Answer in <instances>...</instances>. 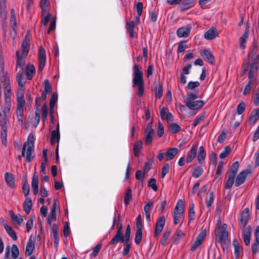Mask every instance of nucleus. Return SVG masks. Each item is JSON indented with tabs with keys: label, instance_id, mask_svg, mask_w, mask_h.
<instances>
[{
	"label": "nucleus",
	"instance_id": "1",
	"mask_svg": "<svg viewBox=\"0 0 259 259\" xmlns=\"http://www.w3.org/2000/svg\"><path fill=\"white\" fill-rule=\"evenodd\" d=\"M30 49V37L29 33L28 32L25 35L24 39L21 45L20 50L16 52V80L18 85H24L26 84V79L25 78V74L21 72L26 64V59L28 55Z\"/></svg>",
	"mask_w": 259,
	"mask_h": 259
},
{
	"label": "nucleus",
	"instance_id": "2",
	"mask_svg": "<svg viewBox=\"0 0 259 259\" xmlns=\"http://www.w3.org/2000/svg\"><path fill=\"white\" fill-rule=\"evenodd\" d=\"M257 51L256 46L254 45L248 54L247 61L243 64V66L246 67V68L245 69V71H246L247 67L250 63L248 77L251 79L254 78L258 68L259 55L257 54Z\"/></svg>",
	"mask_w": 259,
	"mask_h": 259
},
{
	"label": "nucleus",
	"instance_id": "3",
	"mask_svg": "<svg viewBox=\"0 0 259 259\" xmlns=\"http://www.w3.org/2000/svg\"><path fill=\"white\" fill-rule=\"evenodd\" d=\"M11 104L5 103V106H0V125L1 127V138L3 144H7L8 126L7 122L10 115Z\"/></svg>",
	"mask_w": 259,
	"mask_h": 259
},
{
	"label": "nucleus",
	"instance_id": "4",
	"mask_svg": "<svg viewBox=\"0 0 259 259\" xmlns=\"http://www.w3.org/2000/svg\"><path fill=\"white\" fill-rule=\"evenodd\" d=\"M133 87L136 88L138 90L137 95L139 97L143 96L144 91V81L143 73L141 67L135 64L133 66Z\"/></svg>",
	"mask_w": 259,
	"mask_h": 259
},
{
	"label": "nucleus",
	"instance_id": "5",
	"mask_svg": "<svg viewBox=\"0 0 259 259\" xmlns=\"http://www.w3.org/2000/svg\"><path fill=\"white\" fill-rule=\"evenodd\" d=\"M214 234L216 241L221 245H226L228 239L227 226L221 219L219 220L215 226Z\"/></svg>",
	"mask_w": 259,
	"mask_h": 259
},
{
	"label": "nucleus",
	"instance_id": "6",
	"mask_svg": "<svg viewBox=\"0 0 259 259\" xmlns=\"http://www.w3.org/2000/svg\"><path fill=\"white\" fill-rule=\"evenodd\" d=\"M185 210L184 203L182 200H179L174 211V223L175 225L178 224L180 219L182 217Z\"/></svg>",
	"mask_w": 259,
	"mask_h": 259
},
{
	"label": "nucleus",
	"instance_id": "7",
	"mask_svg": "<svg viewBox=\"0 0 259 259\" xmlns=\"http://www.w3.org/2000/svg\"><path fill=\"white\" fill-rule=\"evenodd\" d=\"M206 229L202 227L200 232L197 237H196L195 241L192 245L191 250L194 251L197 247L200 246L204 240L206 236Z\"/></svg>",
	"mask_w": 259,
	"mask_h": 259
},
{
	"label": "nucleus",
	"instance_id": "8",
	"mask_svg": "<svg viewBox=\"0 0 259 259\" xmlns=\"http://www.w3.org/2000/svg\"><path fill=\"white\" fill-rule=\"evenodd\" d=\"M206 229L202 227L200 232L197 237H196L195 241L192 245L191 250L194 251L197 247L200 246L204 240L206 236Z\"/></svg>",
	"mask_w": 259,
	"mask_h": 259
},
{
	"label": "nucleus",
	"instance_id": "9",
	"mask_svg": "<svg viewBox=\"0 0 259 259\" xmlns=\"http://www.w3.org/2000/svg\"><path fill=\"white\" fill-rule=\"evenodd\" d=\"M252 173V171L249 169H245L241 171L237 176L235 185L239 187L244 183L247 177H249Z\"/></svg>",
	"mask_w": 259,
	"mask_h": 259
},
{
	"label": "nucleus",
	"instance_id": "10",
	"mask_svg": "<svg viewBox=\"0 0 259 259\" xmlns=\"http://www.w3.org/2000/svg\"><path fill=\"white\" fill-rule=\"evenodd\" d=\"M165 219L164 216L162 215L158 218L155 225L154 231V237L156 239L158 238L159 235L162 232L165 225Z\"/></svg>",
	"mask_w": 259,
	"mask_h": 259
},
{
	"label": "nucleus",
	"instance_id": "11",
	"mask_svg": "<svg viewBox=\"0 0 259 259\" xmlns=\"http://www.w3.org/2000/svg\"><path fill=\"white\" fill-rule=\"evenodd\" d=\"M25 102H17L16 114L18 120V123L20 126L23 125L24 107L25 105Z\"/></svg>",
	"mask_w": 259,
	"mask_h": 259
},
{
	"label": "nucleus",
	"instance_id": "12",
	"mask_svg": "<svg viewBox=\"0 0 259 259\" xmlns=\"http://www.w3.org/2000/svg\"><path fill=\"white\" fill-rule=\"evenodd\" d=\"M249 219V209L245 208L242 212L239 219V225L241 228H244Z\"/></svg>",
	"mask_w": 259,
	"mask_h": 259
},
{
	"label": "nucleus",
	"instance_id": "13",
	"mask_svg": "<svg viewBox=\"0 0 259 259\" xmlns=\"http://www.w3.org/2000/svg\"><path fill=\"white\" fill-rule=\"evenodd\" d=\"M204 105L203 100H194L191 102H186V106L190 110H197L202 108Z\"/></svg>",
	"mask_w": 259,
	"mask_h": 259
},
{
	"label": "nucleus",
	"instance_id": "14",
	"mask_svg": "<svg viewBox=\"0 0 259 259\" xmlns=\"http://www.w3.org/2000/svg\"><path fill=\"white\" fill-rule=\"evenodd\" d=\"M46 52L44 48L42 47H40L39 48L38 52V70L41 71L44 68L46 62Z\"/></svg>",
	"mask_w": 259,
	"mask_h": 259
},
{
	"label": "nucleus",
	"instance_id": "15",
	"mask_svg": "<svg viewBox=\"0 0 259 259\" xmlns=\"http://www.w3.org/2000/svg\"><path fill=\"white\" fill-rule=\"evenodd\" d=\"M146 131L147 134L145 138V141L146 144L149 145L151 144L153 141V137L154 133L153 129L152 128V123L147 124Z\"/></svg>",
	"mask_w": 259,
	"mask_h": 259
},
{
	"label": "nucleus",
	"instance_id": "16",
	"mask_svg": "<svg viewBox=\"0 0 259 259\" xmlns=\"http://www.w3.org/2000/svg\"><path fill=\"white\" fill-rule=\"evenodd\" d=\"M192 26L190 24L180 28L177 31V35L179 37H186L189 35Z\"/></svg>",
	"mask_w": 259,
	"mask_h": 259
},
{
	"label": "nucleus",
	"instance_id": "17",
	"mask_svg": "<svg viewBox=\"0 0 259 259\" xmlns=\"http://www.w3.org/2000/svg\"><path fill=\"white\" fill-rule=\"evenodd\" d=\"M160 116L162 119L166 120L168 123L174 121V116L172 114L169 112L168 109L164 107L161 109Z\"/></svg>",
	"mask_w": 259,
	"mask_h": 259
},
{
	"label": "nucleus",
	"instance_id": "18",
	"mask_svg": "<svg viewBox=\"0 0 259 259\" xmlns=\"http://www.w3.org/2000/svg\"><path fill=\"white\" fill-rule=\"evenodd\" d=\"M179 150L177 148L172 147L167 149L165 152V157L166 160H170L172 159L178 154Z\"/></svg>",
	"mask_w": 259,
	"mask_h": 259
},
{
	"label": "nucleus",
	"instance_id": "19",
	"mask_svg": "<svg viewBox=\"0 0 259 259\" xmlns=\"http://www.w3.org/2000/svg\"><path fill=\"white\" fill-rule=\"evenodd\" d=\"M214 197L213 192L208 191L206 193L205 197V204L209 210H211V207L213 203Z\"/></svg>",
	"mask_w": 259,
	"mask_h": 259
},
{
	"label": "nucleus",
	"instance_id": "20",
	"mask_svg": "<svg viewBox=\"0 0 259 259\" xmlns=\"http://www.w3.org/2000/svg\"><path fill=\"white\" fill-rule=\"evenodd\" d=\"M35 73V69L34 65L31 63L28 64L25 70V74L27 76V79L31 80Z\"/></svg>",
	"mask_w": 259,
	"mask_h": 259
},
{
	"label": "nucleus",
	"instance_id": "21",
	"mask_svg": "<svg viewBox=\"0 0 259 259\" xmlns=\"http://www.w3.org/2000/svg\"><path fill=\"white\" fill-rule=\"evenodd\" d=\"M236 172H235L234 171H232L231 170L229 171L228 179L225 185V188L226 189H230L233 186L234 183V179L236 175Z\"/></svg>",
	"mask_w": 259,
	"mask_h": 259
},
{
	"label": "nucleus",
	"instance_id": "22",
	"mask_svg": "<svg viewBox=\"0 0 259 259\" xmlns=\"http://www.w3.org/2000/svg\"><path fill=\"white\" fill-rule=\"evenodd\" d=\"M25 92L24 85H18L17 92V102H25L24 99Z\"/></svg>",
	"mask_w": 259,
	"mask_h": 259
},
{
	"label": "nucleus",
	"instance_id": "23",
	"mask_svg": "<svg viewBox=\"0 0 259 259\" xmlns=\"http://www.w3.org/2000/svg\"><path fill=\"white\" fill-rule=\"evenodd\" d=\"M196 149L197 146L196 145L193 146L188 152L186 157L187 163H189L195 159L196 156Z\"/></svg>",
	"mask_w": 259,
	"mask_h": 259
},
{
	"label": "nucleus",
	"instance_id": "24",
	"mask_svg": "<svg viewBox=\"0 0 259 259\" xmlns=\"http://www.w3.org/2000/svg\"><path fill=\"white\" fill-rule=\"evenodd\" d=\"M124 236L122 233H116L115 236L108 243L109 245L117 244L118 242L122 243L124 241Z\"/></svg>",
	"mask_w": 259,
	"mask_h": 259
},
{
	"label": "nucleus",
	"instance_id": "25",
	"mask_svg": "<svg viewBox=\"0 0 259 259\" xmlns=\"http://www.w3.org/2000/svg\"><path fill=\"white\" fill-rule=\"evenodd\" d=\"M249 36V30L246 29L243 34L240 37L239 46L242 49H245L246 47V41Z\"/></svg>",
	"mask_w": 259,
	"mask_h": 259
},
{
	"label": "nucleus",
	"instance_id": "26",
	"mask_svg": "<svg viewBox=\"0 0 259 259\" xmlns=\"http://www.w3.org/2000/svg\"><path fill=\"white\" fill-rule=\"evenodd\" d=\"M218 35L217 30L215 28H210L204 34V38L207 40H211Z\"/></svg>",
	"mask_w": 259,
	"mask_h": 259
},
{
	"label": "nucleus",
	"instance_id": "27",
	"mask_svg": "<svg viewBox=\"0 0 259 259\" xmlns=\"http://www.w3.org/2000/svg\"><path fill=\"white\" fill-rule=\"evenodd\" d=\"M38 177L34 175L32 179L31 187L33 193L34 195H36L38 192Z\"/></svg>",
	"mask_w": 259,
	"mask_h": 259
},
{
	"label": "nucleus",
	"instance_id": "28",
	"mask_svg": "<svg viewBox=\"0 0 259 259\" xmlns=\"http://www.w3.org/2000/svg\"><path fill=\"white\" fill-rule=\"evenodd\" d=\"M60 140V133L59 130V126H58L56 130H53L51 133V143L52 145H55L58 143Z\"/></svg>",
	"mask_w": 259,
	"mask_h": 259
},
{
	"label": "nucleus",
	"instance_id": "29",
	"mask_svg": "<svg viewBox=\"0 0 259 259\" xmlns=\"http://www.w3.org/2000/svg\"><path fill=\"white\" fill-rule=\"evenodd\" d=\"M34 139L32 134H30L28 137L27 142L25 143L22 149V156H25V151L26 146L34 147Z\"/></svg>",
	"mask_w": 259,
	"mask_h": 259
},
{
	"label": "nucleus",
	"instance_id": "30",
	"mask_svg": "<svg viewBox=\"0 0 259 259\" xmlns=\"http://www.w3.org/2000/svg\"><path fill=\"white\" fill-rule=\"evenodd\" d=\"M202 57H203L206 61L210 63L214 62V58L212 53L208 50H204L201 52L200 53Z\"/></svg>",
	"mask_w": 259,
	"mask_h": 259
},
{
	"label": "nucleus",
	"instance_id": "31",
	"mask_svg": "<svg viewBox=\"0 0 259 259\" xmlns=\"http://www.w3.org/2000/svg\"><path fill=\"white\" fill-rule=\"evenodd\" d=\"M251 234V229L250 227H247L244 229L243 232V239L245 245H248L250 243V238Z\"/></svg>",
	"mask_w": 259,
	"mask_h": 259
},
{
	"label": "nucleus",
	"instance_id": "32",
	"mask_svg": "<svg viewBox=\"0 0 259 259\" xmlns=\"http://www.w3.org/2000/svg\"><path fill=\"white\" fill-rule=\"evenodd\" d=\"M233 245L234 248V255L236 259H238L240 256V252L242 250L241 246L236 239L233 240Z\"/></svg>",
	"mask_w": 259,
	"mask_h": 259
},
{
	"label": "nucleus",
	"instance_id": "33",
	"mask_svg": "<svg viewBox=\"0 0 259 259\" xmlns=\"http://www.w3.org/2000/svg\"><path fill=\"white\" fill-rule=\"evenodd\" d=\"M206 153L203 146L199 148L198 153L197 155V160L199 164H202L205 161Z\"/></svg>",
	"mask_w": 259,
	"mask_h": 259
},
{
	"label": "nucleus",
	"instance_id": "34",
	"mask_svg": "<svg viewBox=\"0 0 259 259\" xmlns=\"http://www.w3.org/2000/svg\"><path fill=\"white\" fill-rule=\"evenodd\" d=\"M34 249V243L31 238H30L27 243L25 254L26 256H30L33 252Z\"/></svg>",
	"mask_w": 259,
	"mask_h": 259
},
{
	"label": "nucleus",
	"instance_id": "35",
	"mask_svg": "<svg viewBox=\"0 0 259 259\" xmlns=\"http://www.w3.org/2000/svg\"><path fill=\"white\" fill-rule=\"evenodd\" d=\"M5 178L7 185L11 188L14 186L15 179L13 175L10 172H6L5 175Z\"/></svg>",
	"mask_w": 259,
	"mask_h": 259
},
{
	"label": "nucleus",
	"instance_id": "36",
	"mask_svg": "<svg viewBox=\"0 0 259 259\" xmlns=\"http://www.w3.org/2000/svg\"><path fill=\"white\" fill-rule=\"evenodd\" d=\"M168 130L171 134H176L181 130V127L176 123L171 121L168 123Z\"/></svg>",
	"mask_w": 259,
	"mask_h": 259
},
{
	"label": "nucleus",
	"instance_id": "37",
	"mask_svg": "<svg viewBox=\"0 0 259 259\" xmlns=\"http://www.w3.org/2000/svg\"><path fill=\"white\" fill-rule=\"evenodd\" d=\"M32 205L31 199L30 198L27 197L23 203V209L27 214L30 213Z\"/></svg>",
	"mask_w": 259,
	"mask_h": 259
},
{
	"label": "nucleus",
	"instance_id": "38",
	"mask_svg": "<svg viewBox=\"0 0 259 259\" xmlns=\"http://www.w3.org/2000/svg\"><path fill=\"white\" fill-rule=\"evenodd\" d=\"M259 119V109H257L252 111L250 115L249 122L254 124L256 121Z\"/></svg>",
	"mask_w": 259,
	"mask_h": 259
},
{
	"label": "nucleus",
	"instance_id": "39",
	"mask_svg": "<svg viewBox=\"0 0 259 259\" xmlns=\"http://www.w3.org/2000/svg\"><path fill=\"white\" fill-rule=\"evenodd\" d=\"M4 92L12 93L10 80L8 75H5L4 77Z\"/></svg>",
	"mask_w": 259,
	"mask_h": 259
},
{
	"label": "nucleus",
	"instance_id": "40",
	"mask_svg": "<svg viewBox=\"0 0 259 259\" xmlns=\"http://www.w3.org/2000/svg\"><path fill=\"white\" fill-rule=\"evenodd\" d=\"M126 28L127 32L130 34V37L133 38L134 36L135 23L133 21L126 22Z\"/></svg>",
	"mask_w": 259,
	"mask_h": 259
},
{
	"label": "nucleus",
	"instance_id": "41",
	"mask_svg": "<svg viewBox=\"0 0 259 259\" xmlns=\"http://www.w3.org/2000/svg\"><path fill=\"white\" fill-rule=\"evenodd\" d=\"M10 214L13 221L16 222L17 224L20 225L23 222V218L20 214L16 215L12 210L10 211Z\"/></svg>",
	"mask_w": 259,
	"mask_h": 259
},
{
	"label": "nucleus",
	"instance_id": "42",
	"mask_svg": "<svg viewBox=\"0 0 259 259\" xmlns=\"http://www.w3.org/2000/svg\"><path fill=\"white\" fill-rule=\"evenodd\" d=\"M132 199V192L131 189L128 188L126 189L124 198V202L126 205H128Z\"/></svg>",
	"mask_w": 259,
	"mask_h": 259
},
{
	"label": "nucleus",
	"instance_id": "43",
	"mask_svg": "<svg viewBox=\"0 0 259 259\" xmlns=\"http://www.w3.org/2000/svg\"><path fill=\"white\" fill-rule=\"evenodd\" d=\"M142 147V142L141 141H137L134 145L133 150L136 156L139 155L140 152Z\"/></svg>",
	"mask_w": 259,
	"mask_h": 259
},
{
	"label": "nucleus",
	"instance_id": "44",
	"mask_svg": "<svg viewBox=\"0 0 259 259\" xmlns=\"http://www.w3.org/2000/svg\"><path fill=\"white\" fill-rule=\"evenodd\" d=\"M34 147L26 146L25 153L26 152V161L27 162H30L33 156H31L32 153L33 151Z\"/></svg>",
	"mask_w": 259,
	"mask_h": 259
},
{
	"label": "nucleus",
	"instance_id": "45",
	"mask_svg": "<svg viewBox=\"0 0 259 259\" xmlns=\"http://www.w3.org/2000/svg\"><path fill=\"white\" fill-rule=\"evenodd\" d=\"M57 95L55 94L54 93H53L50 101V108L51 114H53L54 106L56 101H57Z\"/></svg>",
	"mask_w": 259,
	"mask_h": 259
},
{
	"label": "nucleus",
	"instance_id": "46",
	"mask_svg": "<svg viewBox=\"0 0 259 259\" xmlns=\"http://www.w3.org/2000/svg\"><path fill=\"white\" fill-rule=\"evenodd\" d=\"M48 105L46 103H45L41 109V120L44 123L48 117Z\"/></svg>",
	"mask_w": 259,
	"mask_h": 259
},
{
	"label": "nucleus",
	"instance_id": "47",
	"mask_svg": "<svg viewBox=\"0 0 259 259\" xmlns=\"http://www.w3.org/2000/svg\"><path fill=\"white\" fill-rule=\"evenodd\" d=\"M171 234V231L170 230H167L164 232L162 238L160 241V243L162 245H165L167 244V240L170 237Z\"/></svg>",
	"mask_w": 259,
	"mask_h": 259
},
{
	"label": "nucleus",
	"instance_id": "48",
	"mask_svg": "<svg viewBox=\"0 0 259 259\" xmlns=\"http://www.w3.org/2000/svg\"><path fill=\"white\" fill-rule=\"evenodd\" d=\"M7 233L9 234V235L14 240H16L17 239V237L16 235L15 232L13 230V229L10 227L6 226V228H5Z\"/></svg>",
	"mask_w": 259,
	"mask_h": 259
},
{
	"label": "nucleus",
	"instance_id": "49",
	"mask_svg": "<svg viewBox=\"0 0 259 259\" xmlns=\"http://www.w3.org/2000/svg\"><path fill=\"white\" fill-rule=\"evenodd\" d=\"M42 15L41 24L45 26L47 25L48 22L50 20L51 15L47 11L45 13H42Z\"/></svg>",
	"mask_w": 259,
	"mask_h": 259
},
{
	"label": "nucleus",
	"instance_id": "50",
	"mask_svg": "<svg viewBox=\"0 0 259 259\" xmlns=\"http://www.w3.org/2000/svg\"><path fill=\"white\" fill-rule=\"evenodd\" d=\"M12 257L13 258H17L19 255V250L16 244H13L11 248Z\"/></svg>",
	"mask_w": 259,
	"mask_h": 259
},
{
	"label": "nucleus",
	"instance_id": "51",
	"mask_svg": "<svg viewBox=\"0 0 259 259\" xmlns=\"http://www.w3.org/2000/svg\"><path fill=\"white\" fill-rule=\"evenodd\" d=\"M195 215V212L194 210V205L193 203L190 204L189 206V222L194 220Z\"/></svg>",
	"mask_w": 259,
	"mask_h": 259
},
{
	"label": "nucleus",
	"instance_id": "52",
	"mask_svg": "<svg viewBox=\"0 0 259 259\" xmlns=\"http://www.w3.org/2000/svg\"><path fill=\"white\" fill-rule=\"evenodd\" d=\"M203 169L200 167L194 168L192 171V176L195 178H198L203 173Z\"/></svg>",
	"mask_w": 259,
	"mask_h": 259
},
{
	"label": "nucleus",
	"instance_id": "53",
	"mask_svg": "<svg viewBox=\"0 0 259 259\" xmlns=\"http://www.w3.org/2000/svg\"><path fill=\"white\" fill-rule=\"evenodd\" d=\"M142 238V229H137L135 242L137 244H140Z\"/></svg>",
	"mask_w": 259,
	"mask_h": 259
},
{
	"label": "nucleus",
	"instance_id": "54",
	"mask_svg": "<svg viewBox=\"0 0 259 259\" xmlns=\"http://www.w3.org/2000/svg\"><path fill=\"white\" fill-rule=\"evenodd\" d=\"M6 0H0V10L2 15L5 17L6 16Z\"/></svg>",
	"mask_w": 259,
	"mask_h": 259
},
{
	"label": "nucleus",
	"instance_id": "55",
	"mask_svg": "<svg viewBox=\"0 0 259 259\" xmlns=\"http://www.w3.org/2000/svg\"><path fill=\"white\" fill-rule=\"evenodd\" d=\"M195 1V0H185L182 4V6L185 7L183 9L187 10L193 7L192 3Z\"/></svg>",
	"mask_w": 259,
	"mask_h": 259
},
{
	"label": "nucleus",
	"instance_id": "56",
	"mask_svg": "<svg viewBox=\"0 0 259 259\" xmlns=\"http://www.w3.org/2000/svg\"><path fill=\"white\" fill-rule=\"evenodd\" d=\"M57 219L56 210H51V214L48 218V222L49 224H51L53 222L55 221Z\"/></svg>",
	"mask_w": 259,
	"mask_h": 259
},
{
	"label": "nucleus",
	"instance_id": "57",
	"mask_svg": "<svg viewBox=\"0 0 259 259\" xmlns=\"http://www.w3.org/2000/svg\"><path fill=\"white\" fill-rule=\"evenodd\" d=\"M198 98L197 93L191 92L187 94L186 102H191L195 100Z\"/></svg>",
	"mask_w": 259,
	"mask_h": 259
},
{
	"label": "nucleus",
	"instance_id": "58",
	"mask_svg": "<svg viewBox=\"0 0 259 259\" xmlns=\"http://www.w3.org/2000/svg\"><path fill=\"white\" fill-rule=\"evenodd\" d=\"M169 165L167 163H164L162 168L161 174V177L164 178L165 175L169 172Z\"/></svg>",
	"mask_w": 259,
	"mask_h": 259
},
{
	"label": "nucleus",
	"instance_id": "59",
	"mask_svg": "<svg viewBox=\"0 0 259 259\" xmlns=\"http://www.w3.org/2000/svg\"><path fill=\"white\" fill-rule=\"evenodd\" d=\"M231 150L230 146H226L225 149L221 153L220 157L222 159L226 158L230 153Z\"/></svg>",
	"mask_w": 259,
	"mask_h": 259
},
{
	"label": "nucleus",
	"instance_id": "60",
	"mask_svg": "<svg viewBox=\"0 0 259 259\" xmlns=\"http://www.w3.org/2000/svg\"><path fill=\"white\" fill-rule=\"evenodd\" d=\"M40 121V115H39V110L37 109V107H36L35 112V116H34V126L36 127L39 124Z\"/></svg>",
	"mask_w": 259,
	"mask_h": 259
},
{
	"label": "nucleus",
	"instance_id": "61",
	"mask_svg": "<svg viewBox=\"0 0 259 259\" xmlns=\"http://www.w3.org/2000/svg\"><path fill=\"white\" fill-rule=\"evenodd\" d=\"M11 25L14 27L16 25V18L15 15V11L14 9L11 10V18H10Z\"/></svg>",
	"mask_w": 259,
	"mask_h": 259
},
{
	"label": "nucleus",
	"instance_id": "62",
	"mask_svg": "<svg viewBox=\"0 0 259 259\" xmlns=\"http://www.w3.org/2000/svg\"><path fill=\"white\" fill-rule=\"evenodd\" d=\"M35 218V216H31V218L28 220L26 223V226L27 228V231L29 232L30 230L32 228L33 225V219Z\"/></svg>",
	"mask_w": 259,
	"mask_h": 259
},
{
	"label": "nucleus",
	"instance_id": "63",
	"mask_svg": "<svg viewBox=\"0 0 259 259\" xmlns=\"http://www.w3.org/2000/svg\"><path fill=\"white\" fill-rule=\"evenodd\" d=\"M162 96V87L159 85L155 89V97L156 99H160Z\"/></svg>",
	"mask_w": 259,
	"mask_h": 259
},
{
	"label": "nucleus",
	"instance_id": "64",
	"mask_svg": "<svg viewBox=\"0 0 259 259\" xmlns=\"http://www.w3.org/2000/svg\"><path fill=\"white\" fill-rule=\"evenodd\" d=\"M49 3L48 0H41L40 3V6L41 9L42 13H46L47 10V7L48 6Z\"/></svg>",
	"mask_w": 259,
	"mask_h": 259
}]
</instances>
